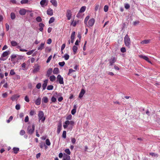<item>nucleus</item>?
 I'll return each instance as SVG.
<instances>
[{"label": "nucleus", "mask_w": 160, "mask_h": 160, "mask_svg": "<svg viewBox=\"0 0 160 160\" xmlns=\"http://www.w3.org/2000/svg\"><path fill=\"white\" fill-rule=\"evenodd\" d=\"M75 32H73L72 33L71 36V39H74L75 38Z\"/></svg>", "instance_id": "47"}, {"label": "nucleus", "mask_w": 160, "mask_h": 160, "mask_svg": "<svg viewBox=\"0 0 160 160\" xmlns=\"http://www.w3.org/2000/svg\"><path fill=\"white\" fill-rule=\"evenodd\" d=\"M26 12V10L25 9H20L19 11V14L21 15H24Z\"/></svg>", "instance_id": "14"}, {"label": "nucleus", "mask_w": 160, "mask_h": 160, "mask_svg": "<svg viewBox=\"0 0 160 160\" xmlns=\"http://www.w3.org/2000/svg\"><path fill=\"white\" fill-rule=\"evenodd\" d=\"M45 42H42L39 46L38 48V50H42L44 48Z\"/></svg>", "instance_id": "11"}, {"label": "nucleus", "mask_w": 160, "mask_h": 160, "mask_svg": "<svg viewBox=\"0 0 160 160\" xmlns=\"http://www.w3.org/2000/svg\"><path fill=\"white\" fill-rule=\"evenodd\" d=\"M30 115L32 116L36 114V112L34 110H32L30 112Z\"/></svg>", "instance_id": "52"}, {"label": "nucleus", "mask_w": 160, "mask_h": 160, "mask_svg": "<svg viewBox=\"0 0 160 160\" xmlns=\"http://www.w3.org/2000/svg\"><path fill=\"white\" fill-rule=\"evenodd\" d=\"M95 22V20L93 18H92V19H90L88 22V26L89 27H92Z\"/></svg>", "instance_id": "7"}, {"label": "nucleus", "mask_w": 160, "mask_h": 160, "mask_svg": "<svg viewBox=\"0 0 160 160\" xmlns=\"http://www.w3.org/2000/svg\"><path fill=\"white\" fill-rule=\"evenodd\" d=\"M150 39H145L141 42V43L142 44L149 43L150 42Z\"/></svg>", "instance_id": "17"}, {"label": "nucleus", "mask_w": 160, "mask_h": 160, "mask_svg": "<svg viewBox=\"0 0 160 160\" xmlns=\"http://www.w3.org/2000/svg\"><path fill=\"white\" fill-rule=\"evenodd\" d=\"M70 124L69 121V120L66 121L64 123L63 125V128L64 129L67 128L68 125Z\"/></svg>", "instance_id": "18"}, {"label": "nucleus", "mask_w": 160, "mask_h": 160, "mask_svg": "<svg viewBox=\"0 0 160 160\" xmlns=\"http://www.w3.org/2000/svg\"><path fill=\"white\" fill-rule=\"evenodd\" d=\"M28 0H22L21 1V3L22 4H25L28 3Z\"/></svg>", "instance_id": "50"}, {"label": "nucleus", "mask_w": 160, "mask_h": 160, "mask_svg": "<svg viewBox=\"0 0 160 160\" xmlns=\"http://www.w3.org/2000/svg\"><path fill=\"white\" fill-rule=\"evenodd\" d=\"M25 133V132L24 130H21L20 132V134L21 135H23Z\"/></svg>", "instance_id": "57"}, {"label": "nucleus", "mask_w": 160, "mask_h": 160, "mask_svg": "<svg viewBox=\"0 0 160 160\" xmlns=\"http://www.w3.org/2000/svg\"><path fill=\"white\" fill-rule=\"evenodd\" d=\"M72 115L71 114H70L66 117V119L67 120H71L72 119Z\"/></svg>", "instance_id": "53"}, {"label": "nucleus", "mask_w": 160, "mask_h": 160, "mask_svg": "<svg viewBox=\"0 0 160 160\" xmlns=\"http://www.w3.org/2000/svg\"><path fill=\"white\" fill-rule=\"evenodd\" d=\"M15 72L14 71V69H11L10 70V75H15Z\"/></svg>", "instance_id": "41"}, {"label": "nucleus", "mask_w": 160, "mask_h": 160, "mask_svg": "<svg viewBox=\"0 0 160 160\" xmlns=\"http://www.w3.org/2000/svg\"><path fill=\"white\" fill-rule=\"evenodd\" d=\"M72 14L71 10L69 9H68L67 10L66 16L68 20H70L72 17Z\"/></svg>", "instance_id": "5"}, {"label": "nucleus", "mask_w": 160, "mask_h": 160, "mask_svg": "<svg viewBox=\"0 0 160 160\" xmlns=\"http://www.w3.org/2000/svg\"><path fill=\"white\" fill-rule=\"evenodd\" d=\"M34 51V50H31L30 51H28V52H27L26 54L28 55H31V54H32L33 53V52Z\"/></svg>", "instance_id": "45"}, {"label": "nucleus", "mask_w": 160, "mask_h": 160, "mask_svg": "<svg viewBox=\"0 0 160 160\" xmlns=\"http://www.w3.org/2000/svg\"><path fill=\"white\" fill-rule=\"evenodd\" d=\"M71 142L72 143L74 144L76 142V139L74 138H71Z\"/></svg>", "instance_id": "54"}, {"label": "nucleus", "mask_w": 160, "mask_h": 160, "mask_svg": "<svg viewBox=\"0 0 160 160\" xmlns=\"http://www.w3.org/2000/svg\"><path fill=\"white\" fill-rule=\"evenodd\" d=\"M62 137L64 138H66V132L65 131H64L63 132Z\"/></svg>", "instance_id": "39"}, {"label": "nucleus", "mask_w": 160, "mask_h": 160, "mask_svg": "<svg viewBox=\"0 0 160 160\" xmlns=\"http://www.w3.org/2000/svg\"><path fill=\"white\" fill-rule=\"evenodd\" d=\"M13 150L14 151V152L15 154H17L18 153V152L19 150V149L18 148H13Z\"/></svg>", "instance_id": "29"}, {"label": "nucleus", "mask_w": 160, "mask_h": 160, "mask_svg": "<svg viewBox=\"0 0 160 160\" xmlns=\"http://www.w3.org/2000/svg\"><path fill=\"white\" fill-rule=\"evenodd\" d=\"M65 64V62L64 61L62 62H60L58 63L59 65L61 67H63Z\"/></svg>", "instance_id": "43"}, {"label": "nucleus", "mask_w": 160, "mask_h": 160, "mask_svg": "<svg viewBox=\"0 0 160 160\" xmlns=\"http://www.w3.org/2000/svg\"><path fill=\"white\" fill-rule=\"evenodd\" d=\"M52 72V69L51 68H49L46 74V76L47 77H49L50 75L51 74Z\"/></svg>", "instance_id": "20"}, {"label": "nucleus", "mask_w": 160, "mask_h": 160, "mask_svg": "<svg viewBox=\"0 0 160 160\" xmlns=\"http://www.w3.org/2000/svg\"><path fill=\"white\" fill-rule=\"evenodd\" d=\"M46 144L48 146L50 145L51 143L48 139H47L46 140Z\"/></svg>", "instance_id": "49"}, {"label": "nucleus", "mask_w": 160, "mask_h": 160, "mask_svg": "<svg viewBox=\"0 0 160 160\" xmlns=\"http://www.w3.org/2000/svg\"><path fill=\"white\" fill-rule=\"evenodd\" d=\"M66 46V44L65 43L63 44L61 46V51H63V49H64Z\"/></svg>", "instance_id": "58"}, {"label": "nucleus", "mask_w": 160, "mask_h": 160, "mask_svg": "<svg viewBox=\"0 0 160 160\" xmlns=\"http://www.w3.org/2000/svg\"><path fill=\"white\" fill-rule=\"evenodd\" d=\"M50 2L55 7L57 6V2L56 0H51Z\"/></svg>", "instance_id": "19"}, {"label": "nucleus", "mask_w": 160, "mask_h": 160, "mask_svg": "<svg viewBox=\"0 0 160 160\" xmlns=\"http://www.w3.org/2000/svg\"><path fill=\"white\" fill-rule=\"evenodd\" d=\"M57 81H58L60 84H62L64 83L63 78L60 74L58 75L57 77Z\"/></svg>", "instance_id": "4"}, {"label": "nucleus", "mask_w": 160, "mask_h": 160, "mask_svg": "<svg viewBox=\"0 0 160 160\" xmlns=\"http://www.w3.org/2000/svg\"><path fill=\"white\" fill-rule=\"evenodd\" d=\"M56 77L54 75H52L50 77L49 79L51 81L53 82L55 80Z\"/></svg>", "instance_id": "25"}, {"label": "nucleus", "mask_w": 160, "mask_h": 160, "mask_svg": "<svg viewBox=\"0 0 160 160\" xmlns=\"http://www.w3.org/2000/svg\"><path fill=\"white\" fill-rule=\"evenodd\" d=\"M48 102V98L46 97H44L42 98V102L44 103H47Z\"/></svg>", "instance_id": "26"}, {"label": "nucleus", "mask_w": 160, "mask_h": 160, "mask_svg": "<svg viewBox=\"0 0 160 160\" xmlns=\"http://www.w3.org/2000/svg\"><path fill=\"white\" fill-rule=\"evenodd\" d=\"M5 26H6V30H7V31H8L9 30V25L8 24L6 23Z\"/></svg>", "instance_id": "62"}, {"label": "nucleus", "mask_w": 160, "mask_h": 160, "mask_svg": "<svg viewBox=\"0 0 160 160\" xmlns=\"http://www.w3.org/2000/svg\"><path fill=\"white\" fill-rule=\"evenodd\" d=\"M62 129V125L61 123H59L57 127V132L58 134H59Z\"/></svg>", "instance_id": "9"}, {"label": "nucleus", "mask_w": 160, "mask_h": 160, "mask_svg": "<svg viewBox=\"0 0 160 160\" xmlns=\"http://www.w3.org/2000/svg\"><path fill=\"white\" fill-rule=\"evenodd\" d=\"M72 26H73V27H75L76 26V24H77V23H76V21H74L73 20L72 21Z\"/></svg>", "instance_id": "63"}, {"label": "nucleus", "mask_w": 160, "mask_h": 160, "mask_svg": "<svg viewBox=\"0 0 160 160\" xmlns=\"http://www.w3.org/2000/svg\"><path fill=\"white\" fill-rule=\"evenodd\" d=\"M130 6L128 4H126L125 5V8L126 9L129 8Z\"/></svg>", "instance_id": "60"}, {"label": "nucleus", "mask_w": 160, "mask_h": 160, "mask_svg": "<svg viewBox=\"0 0 160 160\" xmlns=\"http://www.w3.org/2000/svg\"><path fill=\"white\" fill-rule=\"evenodd\" d=\"M56 98L54 97V96H52L51 98V101L52 102H55L56 101Z\"/></svg>", "instance_id": "46"}, {"label": "nucleus", "mask_w": 160, "mask_h": 160, "mask_svg": "<svg viewBox=\"0 0 160 160\" xmlns=\"http://www.w3.org/2000/svg\"><path fill=\"white\" fill-rule=\"evenodd\" d=\"M55 19L53 17H52L49 20V24L53 22L54 21Z\"/></svg>", "instance_id": "38"}, {"label": "nucleus", "mask_w": 160, "mask_h": 160, "mask_svg": "<svg viewBox=\"0 0 160 160\" xmlns=\"http://www.w3.org/2000/svg\"><path fill=\"white\" fill-rule=\"evenodd\" d=\"M11 45L13 47L16 46L18 45L17 43L14 41H11Z\"/></svg>", "instance_id": "30"}, {"label": "nucleus", "mask_w": 160, "mask_h": 160, "mask_svg": "<svg viewBox=\"0 0 160 160\" xmlns=\"http://www.w3.org/2000/svg\"><path fill=\"white\" fill-rule=\"evenodd\" d=\"M36 20L38 22H40L42 21V19L40 17H37L36 19Z\"/></svg>", "instance_id": "37"}, {"label": "nucleus", "mask_w": 160, "mask_h": 160, "mask_svg": "<svg viewBox=\"0 0 160 160\" xmlns=\"http://www.w3.org/2000/svg\"><path fill=\"white\" fill-rule=\"evenodd\" d=\"M72 50L74 54H76L78 50V47L76 46H73L72 48Z\"/></svg>", "instance_id": "28"}, {"label": "nucleus", "mask_w": 160, "mask_h": 160, "mask_svg": "<svg viewBox=\"0 0 160 160\" xmlns=\"http://www.w3.org/2000/svg\"><path fill=\"white\" fill-rule=\"evenodd\" d=\"M124 42L125 45L128 48L130 47L131 41L129 36L127 34L124 38Z\"/></svg>", "instance_id": "1"}, {"label": "nucleus", "mask_w": 160, "mask_h": 160, "mask_svg": "<svg viewBox=\"0 0 160 160\" xmlns=\"http://www.w3.org/2000/svg\"><path fill=\"white\" fill-rule=\"evenodd\" d=\"M43 83L42 85V87L43 88V90H45L46 88V87L47 85V83L48 82V80L46 79L45 80H44L43 81Z\"/></svg>", "instance_id": "10"}, {"label": "nucleus", "mask_w": 160, "mask_h": 160, "mask_svg": "<svg viewBox=\"0 0 160 160\" xmlns=\"http://www.w3.org/2000/svg\"><path fill=\"white\" fill-rule=\"evenodd\" d=\"M41 102V99L40 98H38L35 101V104L37 105H40Z\"/></svg>", "instance_id": "21"}, {"label": "nucleus", "mask_w": 160, "mask_h": 160, "mask_svg": "<svg viewBox=\"0 0 160 160\" xmlns=\"http://www.w3.org/2000/svg\"><path fill=\"white\" fill-rule=\"evenodd\" d=\"M75 70H73V69H72V68L70 69H69V72H68V75H70V74L71 73H72V72H75Z\"/></svg>", "instance_id": "40"}, {"label": "nucleus", "mask_w": 160, "mask_h": 160, "mask_svg": "<svg viewBox=\"0 0 160 160\" xmlns=\"http://www.w3.org/2000/svg\"><path fill=\"white\" fill-rule=\"evenodd\" d=\"M53 88V86L52 85H48L47 88L48 90H52Z\"/></svg>", "instance_id": "36"}, {"label": "nucleus", "mask_w": 160, "mask_h": 160, "mask_svg": "<svg viewBox=\"0 0 160 160\" xmlns=\"http://www.w3.org/2000/svg\"><path fill=\"white\" fill-rule=\"evenodd\" d=\"M108 7L107 5H105L104 7V10L105 12H107L108 10Z\"/></svg>", "instance_id": "44"}, {"label": "nucleus", "mask_w": 160, "mask_h": 160, "mask_svg": "<svg viewBox=\"0 0 160 160\" xmlns=\"http://www.w3.org/2000/svg\"><path fill=\"white\" fill-rule=\"evenodd\" d=\"M20 97L19 95H18L17 94L14 95H13L11 98V100L12 101H14L17 98H18Z\"/></svg>", "instance_id": "22"}, {"label": "nucleus", "mask_w": 160, "mask_h": 160, "mask_svg": "<svg viewBox=\"0 0 160 160\" xmlns=\"http://www.w3.org/2000/svg\"><path fill=\"white\" fill-rule=\"evenodd\" d=\"M86 8V7L85 6H83L81 8L79 11V12L82 13V12H84L85 11Z\"/></svg>", "instance_id": "23"}, {"label": "nucleus", "mask_w": 160, "mask_h": 160, "mask_svg": "<svg viewBox=\"0 0 160 160\" xmlns=\"http://www.w3.org/2000/svg\"><path fill=\"white\" fill-rule=\"evenodd\" d=\"M76 112V110L75 109H72L71 111V113L72 115H74Z\"/></svg>", "instance_id": "64"}, {"label": "nucleus", "mask_w": 160, "mask_h": 160, "mask_svg": "<svg viewBox=\"0 0 160 160\" xmlns=\"http://www.w3.org/2000/svg\"><path fill=\"white\" fill-rule=\"evenodd\" d=\"M41 83H38L37 84L36 87L37 88L39 89L41 88Z\"/></svg>", "instance_id": "51"}, {"label": "nucleus", "mask_w": 160, "mask_h": 160, "mask_svg": "<svg viewBox=\"0 0 160 160\" xmlns=\"http://www.w3.org/2000/svg\"><path fill=\"white\" fill-rule=\"evenodd\" d=\"M121 51L122 52L124 53L126 52V48L124 47H122L121 48Z\"/></svg>", "instance_id": "55"}, {"label": "nucleus", "mask_w": 160, "mask_h": 160, "mask_svg": "<svg viewBox=\"0 0 160 160\" xmlns=\"http://www.w3.org/2000/svg\"><path fill=\"white\" fill-rule=\"evenodd\" d=\"M11 18L12 19H14L16 18L15 13L13 12H11L10 14Z\"/></svg>", "instance_id": "34"}, {"label": "nucleus", "mask_w": 160, "mask_h": 160, "mask_svg": "<svg viewBox=\"0 0 160 160\" xmlns=\"http://www.w3.org/2000/svg\"><path fill=\"white\" fill-rule=\"evenodd\" d=\"M13 117L12 116H11L9 118L8 120H7V122L8 123H9L10 122V121H11L13 119Z\"/></svg>", "instance_id": "48"}, {"label": "nucleus", "mask_w": 160, "mask_h": 160, "mask_svg": "<svg viewBox=\"0 0 160 160\" xmlns=\"http://www.w3.org/2000/svg\"><path fill=\"white\" fill-rule=\"evenodd\" d=\"M116 59L114 57H113L110 60H109V63L110 65L112 66L113 64L116 62Z\"/></svg>", "instance_id": "13"}, {"label": "nucleus", "mask_w": 160, "mask_h": 160, "mask_svg": "<svg viewBox=\"0 0 160 160\" xmlns=\"http://www.w3.org/2000/svg\"><path fill=\"white\" fill-rule=\"evenodd\" d=\"M16 109L17 110H18L20 108V106L19 104H17L15 106Z\"/></svg>", "instance_id": "61"}, {"label": "nucleus", "mask_w": 160, "mask_h": 160, "mask_svg": "<svg viewBox=\"0 0 160 160\" xmlns=\"http://www.w3.org/2000/svg\"><path fill=\"white\" fill-rule=\"evenodd\" d=\"M39 69H40V68H39V66H38L37 67L34 68V69L33 71V72H34V73L38 71L39 70Z\"/></svg>", "instance_id": "31"}, {"label": "nucleus", "mask_w": 160, "mask_h": 160, "mask_svg": "<svg viewBox=\"0 0 160 160\" xmlns=\"http://www.w3.org/2000/svg\"><path fill=\"white\" fill-rule=\"evenodd\" d=\"M52 55H50V56L48 58L47 60V61H46V62L47 63H48L49 62H50V60H51L52 58Z\"/></svg>", "instance_id": "56"}, {"label": "nucleus", "mask_w": 160, "mask_h": 160, "mask_svg": "<svg viewBox=\"0 0 160 160\" xmlns=\"http://www.w3.org/2000/svg\"><path fill=\"white\" fill-rule=\"evenodd\" d=\"M149 155L155 157H157L158 156V154H156L154 152H150L149 153Z\"/></svg>", "instance_id": "35"}, {"label": "nucleus", "mask_w": 160, "mask_h": 160, "mask_svg": "<svg viewBox=\"0 0 160 160\" xmlns=\"http://www.w3.org/2000/svg\"><path fill=\"white\" fill-rule=\"evenodd\" d=\"M35 130V126L34 124L32 126H29L27 129V132L30 134H32L33 132Z\"/></svg>", "instance_id": "3"}, {"label": "nucleus", "mask_w": 160, "mask_h": 160, "mask_svg": "<svg viewBox=\"0 0 160 160\" xmlns=\"http://www.w3.org/2000/svg\"><path fill=\"white\" fill-rule=\"evenodd\" d=\"M38 116L39 121L41 120L42 122H44L46 118L44 117V114L43 111H39L38 114Z\"/></svg>", "instance_id": "2"}, {"label": "nucleus", "mask_w": 160, "mask_h": 160, "mask_svg": "<svg viewBox=\"0 0 160 160\" xmlns=\"http://www.w3.org/2000/svg\"><path fill=\"white\" fill-rule=\"evenodd\" d=\"M40 146L41 148H43L44 145H45V144L44 143H43L42 142L41 143H40Z\"/></svg>", "instance_id": "59"}, {"label": "nucleus", "mask_w": 160, "mask_h": 160, "mask_svg": "<svg viewBox=\"0 0 160 160\" xmlns=\"http://www.w3.org/2000/svg\"><path fill=\"white\" fill-rule=\"evenodd\" d=\"M139 57L145 60L150 63L152 64L151 62L149 60L148 58L146 56L141 55L139 56Z\"/></svg>", "instance_id": "8"}, {"label": "nucleus", "mask_w": 160, "mask_h": 160, "mask_svg": "<svg viewBox=\"0 0 160 160\" xmlns=\"http://www.w3.org/2000/svg\"><path fill=\"white\" fill-rule=\"evenodd\" d=\"M62 58H64L65 60H67L69 58V56L67 54H65Z\"/></svg>", "instance_id": "32"}, {"label": "nucleus", "mask_w": 160, "mask_h": 160, "mask_svg": "<svg viewBox=\"0 0 160 160\" xmlns=\"http://www.w3.org/2000/svg\"><path fill=\"white\" fill-rule=\"evenodd\" d=\"M9 54V51H5L3 53L2 55V57H6Z\"/></svg>", "instance_id": "24"}, {"label": "nucleus", "mask_w": 160, "mask_h": 160, "mask_svg": "<svg viewBox=\"0 0 160 160\" xmlns=\"http://www.w3.org/2000/svg\"><path fill=\"white\" fill-rule=\"evenodd\" d=\"M59 72V69L58 68H55L53 71V73L54 74H57Z\"/></svg>", "instance_id": "27"}, {"label": "nucleus", "mask_w": 160, "mask_h": 160, "mask_svg": "<svg viewBox=\"0 0 160 160\" xmlns=\"http://www.w3.org/2000/svg\"><path fill=\"white\" fill-rule=\"evenodd\" d=\"M85 90L83 89H82L79 93V98H82V97L83 96V95L85 94Z\"/></svg>", "instance_id": "16"}, {"label": "nucleus", "mask_w": 160, "mask_h": 160, "mask_svg": "<svg viewBox=\"0 0 160 160\" xmlns=\"http://www.w3.org/2000/svg\"><path fill=\"white\" fill-rule=\"evenodd\" d=\"M70 157L68 155L64 154L62 160H70Z\"/></svg>", "instance_id": "12"}, {"label": "nucleus", "mask_w": 160, "mask_h": 160, "mask_svg": "<svg viewBox=\"0 0 160 160\" xmlns=\"http://www.w3.org/2000/svg\"><path fill=\"white\" fill-rule=\"evenodd\" d=\"M48 3V0H42L40 2V4L42 7H44L47 5Z\"/></svg>", "instance_id": "6"}, {"label": "nucleus", "mask_w": 160, "mask_h": 160, "mask_svg": "<svg viewBox=\"0 0 160 160\" xmlns=\"http://www.w3.org/2000/svg\"><path fill=\"white\" fill-rule=\"evenodd\" d=\"M47 14L50 16L53 15V10L51 8H49L47 11Z\"/></svg>", "instance_id": "15"}, {"label": "nucleus", "mask_w": 160, "mask_h": 160, "mask_svg": "<svg viewBox=\"0 0 160 160\" xmlns=\"http://www.w3.org/2000/svg\"><path fill=\"white\" fill-rule=\"evenodd\" d=\"M90 17L89 16H87L85 18L84 22L85 24L87 25V22L88 19H89Z\"/></svg>", "instance_id": "33"}, {"label": "nucleus", "mask_w": 160, "mask_h": 160, "mask_svg": "<svg viewBox=\"0 0 160 160\" xmlns=\"http://www.w3.org/2000/svg\"><path fill=\"white\" fill-rule=\"evenodd\" d=\"M65 152L68 155H70L71 154V152L69 149H66L65 150Z\"/></svg>", "instance_id": "42"}]
</instances>
